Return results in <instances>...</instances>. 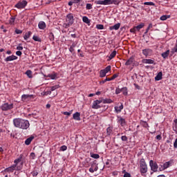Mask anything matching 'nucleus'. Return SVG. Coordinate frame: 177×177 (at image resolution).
Here are the masks:
<instances>
[{
    "label": "nucleus",
    "instance_id": "nucleus-1",
    "mask_svg": "<svg viewBox=\"0 0 177 177\" xmlns=\"http://www.w3.org/2000/svg\"><path fill=\"white\" fill-rule=\"evenodd\" d=\"M14 127L20 129H28L30 128V122L22 118H15L13 120Z\"/></svg>",
    "mask_w": 177,
    "mask_h": 177
},
{
    "label": "nucleus",
    "instance_id": "nucleus-2",
    "mask_svg": "<svg viewBox=\"0 0 177 177\" xmlns=\"http://www.w3.org/2000/svg\"><path fill=\"white\" fill-rule=\"evenodd\" d=\"M66 23L63 24L64 28H68V27L73 26V24L74 23V15H73V14L66 15Z\"/></svg>",
    "mask_w": 177,
    "mask_h": 177
},
{
    "label": "nucleus",
    "instance_id": "nucleus-3",
    "mask_svg": "<svg viewBox=\"0 0 177 177\" xmlns=\"http://www.w3.org/2000/svg\"><path fill=\"white\" fill-rule=\"evenodd\" d=\"M140 172L142 175L147 173V165L146 164L145 158H142L140 160Z\"/></svg>",
    "mask_w": 177,
    "mask_h": 177
},
{
    "label": "nucleus",
    "instance_id": "nucleus-4",
    "mask_svg": "<svg viewBox=\"0 0 177 177\" xmlns=\"http://www.w3.org/2000/svg\"><path fill=\"white\" fill-rule=\"evenodd\" d=\"M14 104L9 103H4L1 106L2 111H8V110H12L13 109Z\"/></svg>",
    "mask_w": 177,
    "mask_h": 177
},
{
    "label": "nucleus",
    "instance_id": "nucleus-5",
    "mask_svg": "<svg viewBox=\"0 0 177 177\" xmlns=\"http://www.w3.org/2000/svg\"><path fill=\"white\" fill-rule=\"evenodd\" d=\"M149 167H151V171H153V172L158 171V165H157L156 162H153V160L149 161Z\"/></svg>",
    "mask_w": 177,
    "mask_h": 177
},
{
    "label": "nucleus",
    "instance_id": "nucleus-6",
    "mask_svg": "<svg viewBox=\"0 0 177 177\" xmlns=\"http://www.w3.org/2000/svg\"><path fill=\"white\" fill-rule=\"evenodd\" d=\"M27 6V1L24 0L22 1H19L16 5L15 8H17V9H24Z\"/></svg>",
    "mask_w": 177,
    "mask_h": 177
},
{
    "label": "nucleus",
    "instance_id": "nucleus-7",
    "mask_svg": "<svg viewBox=\"0 0 177 177\" xmlns=\"http://www.w3.org/2000/svg\"><path fill=\"white\" fill-rule=\"evenodd\" d=\"M100 103H102V101L100 100L93 101L92 109H94L95 110H97V109H100L102 107V106H100Z\"/></svg>",
    "mask_w": 177,
    "mask_h": 177
},
{
    "label": "nucleus",
    "instance_id": "nucleus-8",
    "mask_svg": "<svg viewBox=\"0 0 177 177\" xmlns=\"http://www.w3.org/2000/svg\"><path fill=\"white\" fill-rule=\"evenodd\" d=\"M95 5H111V0H98L95 1Z\"/></svg>",
    "mask_w": 177,
    "mask_h": 177
},
{
    "label": "nucleus",
    "instance_id": "nucleus-9",
    "mask_svg": "<svg viewBox=\"0 0 177 177\" xmlns=\"http://www.w3.org/2000/svg\"><path fill=\"white\" fill-rule=\"evenodd\" d=\"M151 53H153V50L150 48L142 50V55H144L145 57H147V56H151Z\"/></svg>",
    "mask_w": 177,
    "mask_h": 177
},
{
    "label": "nucleus",
    "instance_id": "nucleus-10",
    "mask_svg": "<svg viewBox=\"0 0 177 177\" xmlns=\"http://www.w3.org/2000/svg\"><path fill=\"white\" fill-rule=\"evenodd\" d=\"M97 169H99L96 163H93L89 169V172L93 174V172L97 171Z\"/></svg>",
    "mask_w": 177,
    "mask_h": 177
},
{
    "label": "nucleus",
    "instance_id": "nucleus-11",
    "mask_svg": "<svg viewBox=\"0 0 177 177\" xmlns=\"http://www.w3.org/2000/svg\"><path fill=\"white\" fill-rule=\"evenodd\" d=\"M118 122L121 125V127H125L127 125V122L125 121V119H124L121 116H118Z\"/></svg>",
    "mask_w": 177,
    "mask_h": 177
},
{
    "label": "nucleus",
    "instance_id": "nucleus-12",
    "mask_svg": "<svg viewBox=\"0 0 177 177\" xmlns=\"http://www.w3.org/2000/svg\"><path fill=\"white\" fill-rule=\"evenodd\" d=\"M4 60L5 62H13V60H17V57L12 55L7 57Z\"/></svg>",
    "mask_w": 177,
    "mask_h": 177
},
{
    "label": "nucleus",
    "instance_id": "nucleus-13",
    "mask_svg": "<svg viewBox=\"0 0 177 177\" xmlns=\"http://www.w3.org/2000/svg\"><path fill=\"white\" fill-rule=\"evenodd\" d=\"M73 120H75V121H81V113L79 112H76L73 115Z\"/></svg>",
    "mask_w": 177,
    "mask_h": 177
},
{
    "label": "nucleus",
    "instance_id": "nucleus-14",
    "mask_svg": "<svg viewBox=\"0 0 177 177\" xmlns=\"http://www.w3.org/2000/svg\"><path fill=\"white\" fill-rule=\"evenodd\" d=\"M133 62H135V58L133 57H131L125 63V66H131L133 64Z\"/></svg>",
    "mask_w": 177,
    "mask_h": 177
},
{
    "label": "nucleus",
    "instance_id": "nucleus-15",
    "mask_svg": "<svg viewBox=\"0 0 177 177\" xmlns=\"http://www.w3.org/2000/svg\"><path fill=\"white\" fill-rule=\"evenodd\" d=\"M124 109V105L122 104V103L120 104V105L119 106H115V113H121L122 110Z\"/></svg>",
    "mask_w": 177,
    "mask_h": 177
},
{
    "label": "nucleus",
    "instance_id": "nucleus-16",
    "mask_svg": "<svg viewBox=\"0 0 177 177\" xmlns=\"http://www.w3.org/2000/svg\"><path fill=\"white\" fill-rule=\"evenodd\" d=\"M171 165V162H166L163 164V168H159V171H164L167 169V168H169V165Z\"/></svg>",
    "mask_w": 177,
    "mask_h": 177
},
{
    "label": "nucleus",
    "instance_id": "nucleus-17",
    "mask_svg": "<svg viewBox=\"0 0 177 177\" xmlns=\"http://www.w3.org/2000/svg\"><path fill=\"white\" fill-rule=\"evenodd\" d=\"M142 63L146 64H154V60L150 59H142Z\"/></svg>",
    "mask_w": 177,
    "mask_h": 177
},
{
    "label": "nucleus",
    "instance_id": "nucleus-18",
    "mask_svg": "<svg viewBox=\"0 0 177 177\" xmlns=\"http://www.w3.org/2000/svg\"><path fill=\"white\" fill-rule=\"evenodd\" d=\"M120 26H121V24L118 23V24H115L114 26H111L109 28V30H119Z\"/></svg>",
    "mask_w": 177,
    "mask_h": 177
},
{
    "label": "nucleus",
    "instance_id": "nucleus-19",
    "mask_svg": "<svg viewBox=\"0 0 177 177\" xmlns=\"http://www.w3.org/2000/svg\"><path fill=\"white\" fill-rule=\"evenodd\" d=\"M38 27L40 30H45V28H46V24L44 21H40L38 24Z\"/></svg>",
    "mask_w": 177,
    "mask_h": 177
},
{
    "label": "nucleus",
    "instance_id": "nucleus-20",
    "mask_svg": "<svg viewBox=\"0 0 177 177\" xmlns=\"http://www.w3.org/2000/svg\"><path fill=\"white\" fill-rule=\"evenodd\" d=\"M106 135L107 136H111L113 135V127H109L106 129Z\"/></svg>",
    "mask_w": 177,
    "mask_h": 177
},
{
    "label": "nucleus",
    "instance_id": "nucleus-21",
    "mask_svg": "<svg viewBox=\"0 0 177 177\" xmlns=\"http://www.w3.org/2000/svg\"><path fill=\"white\" fill-rule=\"evenodd\" d=\"M15 169H16V165H13L12 166L6 168V172H13V171H15Z\"/></svg>",
    "mask_w": 177,
    "mask_h": 177
},
{
    "label": "nucleus",
    "instance_id": "nucleus-22",
    "mask_svg": "<svg viewBox=\"0 0 177 177\" xmlns=\"http://www.w3.org/2000/svg\"><path fill=\"white\" fill-rule=\"evenodd\" d=\"M162 80V72H159L158 75L155 77L156 81H160Z\"/></svg>",
    "mask_w": 177,
    "mask_h": 177
},
{
    "label": "nucleus",
    "instance_id": "nucleus-23",
    "mask_svg": "<svg viewBox=\"0 0 177 177\" xmlns=\"http://www.w3.org/2000/svg\"><path fill=\"white\" fill-rule=\"evenodd\" d=\"M30 97H32V95H23L21 96V100L24 102L27 100V99H30Z\"/></svg>",
    "mask_w": 177,
    "mask_h": 177
},
{
    "label": "nucleus",
    "instance_id": "nucleus-24",
    "mask_svg": "<svg viewBox=\"0 0 177 177\" xmlns=\"http://www.w3.org/2000/svg\"><path fill=\"white\" fill-rule=\"evenodd\" d=\"M33 139H34V136H31V137L27 138L25 141V145H27V146H28V145H30L31 143V142H32Z\"/></svg>",
    "mask_w": 177,
    "mask_h": 177
},
{
    "label": "nucleus",
    "instance_id": "nucleus-25",
    "mask_svg": "<svg viewBox=\"0 0 177 177\" xmlns=\"http://www.w3.org/2000/svg\"><path fill=\"white\" fill-rule=\"evenodd\" d=\"M48 77L50 80H57V73H53V74L49 75Z\"/></svg>",
    "mask_w": 177,
    "mask_h": 177
},
{
    "label": "nucleus",
    "instance_id": "nucleus-26",
    "mask_svg": "<svg viewBox=\"0 0 177 177\" xmlns=\"http://www.w3.org/2000/svg\"><path fill=\"white\" fill-rule=\"evenodd\" d=\"M161 55L163 59H167V57L169 56V50H167L166 52L162 53Z\"/></svg>",
    "mask_w": 177,
    "mask_h": 177
},
{
    "label": "nucleus",
    "instance_id": "nucleus-27",
    "mask_svg": "<svg viewBox=\"0 0 177 177\" xmlns=\"http://www.w3.org/2000/svg\"><path fill=\"white\" fill-rule=\"evenodd\" d=\"M102 103H104V104H106V103H107V104L113 103V100L110 98L104 99V100H102Z\"/></svg>",
    "mask_w": 177,
    "mask_h": 177
},
{
    "label": "nucleus",
    "instance_id": "nucleus-28",
    "mask_svg": "<svg viewBox=\"0 0 177 177\" xmlns=\"http://www.w3.org/2000/svg\"><path fill=\"white\" fill-rule=\"evenodd\" d=\"M82 20L84 23H86V24H91V20L87 17H83Z\"/></svg>",
    "mask_w": 177,
    "mask_h": 177
},
{
    "label": "nucleus",
    "instance_id": "nucleus-29",
    "mask_svg": "<svg viewBox=\"0 0 177 177\" xmlns=\"http://www.w3.org/2000/svg\"><path fill=\"white\" fill-rule=\"evenodd\" d=\"M136 27V30H137V31H140L141 30V28H143L145 27V24L141 23L140 25L135 26Z\"/></svg>",
    "mask_w": 177,
    "mask_h": 177
},
{
    "label": "nucleus",
    "instance_id": "nucleus-30",
    "mask_svg": "<svg viewBox=\"0 0 177 177\" xmlns=\"http://www.w3.org/2000/svg\"><path fill=\"white\" fill-rule=\"evenodd\" d=\"M91 157L92 158H95L96 160H97V158H100V156H99V154L97 153H91Z\"/></svg>",
    "mask_w": 177,
    "mask_h": 177
},
{
    "label": "nucleus",
    "instance_id": "nucleus-31",
    "mask_svg": "<svg viewBox=\"0 0 177 177\" xmlns=\"http://www.w3.org/2000/svg\"><path fill=\"white\" fill-rule=\"evenodd\" d=\"M115 55H117V51L113 50L111 55H109V60H111V59H113V57H115Z\"/></svg>",
    "mask_w": 177,
    "mask_h": 177
},
{
    "label": "nucleus",
    "instance_id": "nucleus-32",
    "mask_svg": "<svg viewBox=\"0 0 177 177\" xmlns=\"http://www.w3.org/2000/svg\"><path fill=\"white\" fill-rule=\"evenodd\" d=\"M26 74L27 75V76L28 77V78H32V71H31L30 70H28L26 72Z\"/></svg>",
    "mask_w": 177,
    "mask_h": 177
},
{
    "label": "nucleus",
    "instance_id": "nucleus-33",
    "mask_svg": "<svg viewBox=\"0 0 177 177\" xmlns=\"http://www.w3.org/2000/svg\"><path fill=\"white\" fill-rule=\"evenodd\" d=\"M30 37H31V32H26V34H25V35L24 36V39L26 40V41H27V39H28V38H30Z\"/></svg>",
    "mask_w": 177,
    "mask_h": 177
},
{
    "label": "nucleus",
    "instance_id": "nucleus-34",
    "mask_svg": "<svg viewBox=\"0 0 177 177\" xmlns=\"http://www.w3.org/2000/svg\"><path fill=\"white\" fill-rule=\"evenodd\" d=\"M106 74H107V73L104 71V69H102L100 71V77L101 78H103L106 75Z\"/></svg>",
    "mask_w": 177,
    "mask_h": 177
},
{
    "label": "nucleus",
    "instance_id": "nucleus-35",
    "mask_svg": "<svg viewBox=\"0 0 177 177\" xmlns=\"http://www.w3.org/2000/svg\"><path fill=\"white\" fill-rule=\"evenodd\" d=\"M169 17H171V16H169V15H163V16L160 17V20L164 21L165 20H167V19H169Z\"/></svg>",
    "mask_w": 177,
    "mask_h": 177
},
{
    "label": "nucleus",
    "instance_id": "nucleus-36",
    "mask_svg": "<svg viewBox=\"0 0 177 177\" xmlns=\"http://www.w3.org/2000/svg\"><path fill=\"white\" fill-rule=\"evenodd\" d=\"M107 81H111V79H110V77H106L105 80L101 81L100 84V85H103V84H104L105 82H107Z\"/></svg>",
    "mask_w": 177,
    "mask_h": 177
},
{
    "label": "nucleus",
    "instance_id": "nucleus-37",
    "mask_svg": "<svg viewBox=\"0 0 177 177\" xmlns=\"http://www.w3.org/2000/svg\"><path fill=\"white\" fill-rule=\"evenodd\" d=\"M111 5H120V1L119 0H111Z\"/></svg>",
    "mask_w": 177,
    "mask_h": 177
},
{
    "label": "nucleus",
    "instance_id": "nucleus-38",
    "mask_svg": "<svg viewBox=\"0 0 177 177\" xmlns=\"http://www.w3.org/2000/svg\"><path fill=\"white\" fill-rule=\"evenodd\" d=\"M128 88L127 87H124L122 88V92H123V95H128Z\"/></svg>",
    "mask_w": 177,
    "mask_h": 177
},
{
    "label": "nucleus",
    "instance_id": "nucleus-39",
    "mask_svg": "<svg viewBox=\"0 0 177 177\" xmlns=\"http://www.w3.org/2000/svg\"><path fill=\"white\" fill-rule=\"evenodd\" d=\"M49 39L50 41H55V35L53 32L49 33Z\"/></svg>",
    "mask_w": 177,
    "mask_h": 177
},
{
    "label": "nucleus",
    "instance_id": "nucleus-40",
    "mask_svg": "<svg viewBox=\"0 0 177 177\" xmlns=\"http://www.w3.org/2000/svg\"><path fill=\"white\" fill-rule=\"evenodd\" d=\"M141 125H142L144 128H149V124H147V122H145V121L141 122Z\"/></svg>",
    "mask_w": 177,
    "mask_h": 177
},
{
    "label": "nucleus",
    "instance_id": "nucleus-41",
    "mask_svg": "<svg viewBox=\"0 0 177 177\" xmlns=\"http://www.w3.org/2000/svg\"><path fill=\"white\" fill-rule=\"evenodd\" d=\"M15 20H16V17H11L9 20L10 24H15Z\"/></svg>",
    "mask_w": 177,
    "mask_h": 177
},
{
    "label": "nucleus",
    "instance_id": "nucleus-42",
    "mask_svg": "<svg viewBox=\"0 0 177 177\" xmlns=\"http://www.w3.org/2000/svg\"><path fill=\"white\" fill-rule=\"evenodd\" d=\"M96 28H97V30H103L104 28V26L102 24H97Z\"/></svg>",
    "mask_w": 177,
    "mask_h": 177
},
{
    "label": "nucleus",
    "instance_id": "nucleus-43",
    "mask_svg": "<svg viewBox=\"0 0 177 177\" xmlns=\"http://www.w3.org/2000/svg\"><path fill=\"white\" fill-rule=\"evenodd\" d=\"M144 5H148L149 6H155L156 4L153 2H145Z\"/></svg>",
    "mask_w": 177,
    "mask_h": 177
},
{
    "label": "nucleus",
    "instance_id": "nucleus-44",
    "mask_svg": "<svg viewBox=\"0 0 177 177\" xmlns=\"http://www.w3.org/2000/svg\"><path fill=\"white\" fill-rule=\"evenodd\" d=\"M21 162V155L20 158H19L18 159H16L15 160V163L16 167L17 166V164H19V162Z\"/></svg>",
    "mask_w": 177,
    "mask_h": 177
},
{
    "label": "nucleus",
    "instance_id": "nucleus-45",
    "mask_svg": "<svg viewBox=\"0 0 177 177\" xmlns=\"http://www.w3.org/2000/svg\"><path fill=\"white\" fill-rule=\"evenodd\" d=\"M33 39L37 42H41V38H39L38 36H33Z\"/></svg>",
    "mask_w": 177,
    "mask_h": 177
},
{
    "label": "nucleus",
    "instance_id": "nucleus-46",
    "mask_svg": "<svg viewBox=\"0 0 177 177\" xmlns=\"http://www.w3.org/2000/svg\"><path fill=\"white\" fill-rule=\"evenodd\" d=\"M111 66H108L106 67V68L104 69V71H105L106 73H109V71H111Z\"/></svg>",
    "mask_w": 177,
    "mask_h": 177
},
{
    "label": "nucleus",
    "instance_id": "nucleus-47",
    "mask_svg": "<svg viewBox=\"0 0 177 177\" xmlns=\"http://www.w3.org/2000/svg\"><path fill=\"white\" fill-rule=\"evenodd\" d=\"M86 9L87 10H91V9H92V4L91 3H87L86 6Z\"/></svg>",
    "mask_w": 177,
    "mask_h": 177
},
{
    "label": "nucleus",
    "instance_id": "nucleus-48",
    "mask_svg": "<svg viewBox=\"0 0 177 177\" xmlns=\"http://www.w3.org/2000/svg\"><path fill=\"white\" fill-rule=\"evenodd\" d=\"M60 150H61L62 151H66V150H67V146H66V145L62 146V147H60Z\"/></svg>",
    "mask_w": 177,
    "mask_h": 177
},
{
    "label": "nucleus",
    "instance_id": "nucleus-49",
    "mask_svg": "<svg viewBox=\"0 0 177 177\" xmlns=\"http://www.w3.org/2000/svg\"><path fill=\"white\" fill-rule=\"evenodd\" d=\"M121 139H122V142H127V140H128V137H127V136H122L121 137Z\"/></svg>",
    "mask_w": 177,
    "mask_h": 177
},
{
    "label": "nucleus",
    "instance_id": "nucleus-50",
    "mask_svg": "<svg viewBox=\"0 0 177 177\" xmlns=\"http://www.w3.org/2000/svg\"><path fill=\"white\" fill-rule=\"evenodd\" d=\"M73 113V111H71L69 112L65 111L63 113L64 115H71V113Z\"/></svg>",
    "mask_w": 177,
    "mask_h": 177
},
{
    "label": "nucleus",
    "instance_id": "nucleus-51",
    "mask_svg": "<svg viewBox=\"0 0 177 177\" xmlns=\"http://www.w3.org/2000/svg\"><path fill=\"white\" fill-rule=\"evenodd\" d=\"M122 91V88H116L115 90L116 95H118V93H121Z\"/></svg>",
    "mask_w": 177,
    "mask_h": 177
},
{
    "label": "nucleus",
    "instance_id": "nucleus-52",
    "mask_svg": "<svg viewBox=\"0 0 177 177\" xmlns=\"http://www.w3.org/2000/svg\"><path fill=\"white\" fill-rule=\"evenodd\" d=\"M57 88H59V86H53L50 87V91H56V89H57Z\"/></svg>",
    "mask_w": 177,
    "mask_h": 177
},
{
    "label": "nucleus",
    "instance_id": "nucleus-53",
    "mask_svg": "<svg viewBox=\"0 0 177 177\" xmlns=\"http://www.w3.org/2000/svg\"><path fill=\"white\" fill-rule=\"evenodd\" d=\"M15 32H16V34H22L23 33V30H19V29H16L15 30Z\"/></svg>",
    "mask_w": 177,
    "mask_h": 177
},
{
    "label": "nucleus",
    "instance_id": "nucleus-54",
    "mask_svg": "<svg viewBox=\"0 0 177 177\" xmlns=\"http://www.w3.org/2000/svg\"><path fill=\"white\" fill-rule=\"evenodd\" d=\"M137 30L136 28V26H134L133 28H131L130 30V32H133V34H135V32H136Z\"/></svg>",
    "mask_w": 177,
    "mask_h": 177
},
{
    "label": "nucleus",
    "instance_id": "nucleus-55",
    "mask_svg": "<svg viewBox=\"0 0 177 177\" xmlns=\"http://www.w3.org/2000/svg\"><path fill=\"white\" fill-rule=\"evenodd\" d=\"M117 77H118V75H117L116 74L113 75L111 78V81H113V80H115V78H117Z\"/></svg>",
    "mask_w": 177,
    "mask_h": 177
},
{
    "label": "nucleus",
    "instance_id": "nucleus-56",
    "mask_svg": "<svg viewBox=\"0 0 177 177\" xmlns=\"http://www.w3.org/2000/svg\"><path fill=\"white\" fill-rule=\"evenodd\" d=\"M32 176H37L38 175V171H33L32 172Z\"/></svg>",
    "mask_w": 177,
    "mask_h": 177
},
{
    "label": "nucleus",
    "instance_id": "nucleus-57",
    "mask_svg": "<svg viewBox=\"0 0 177 177\" xmlns=\"http://www.w3.org/2000/svg\"><path fill=\"white\" fill-rule=\"evenodd\" d=\"M21 55H22L21 51L18 50V51L16 52V55L17 56H21Z\"/></svg>",
    "mask_w": 177,
    "mask_h": 177
},
{
    "label": "nucleus",
    "instance_id": "nucleus-58",
    "mask_svg": "<svg viewBox=\"0 0 177 177\" xmlns=\"http://www.w3.org/2000/svg\"><path fill=\"white\" fill-rule=\"evenodd\" d=\"M174 149H177V138L175 140V142L174 143Z\"/></svg>",
    "mask_w": 177,
    "mask_h": 177
},
{
    "label": "nucleus",
    "instance_id": "nucleus-59",
    "mask_svg": "<svg viewBox=\"0 0 177 177\" xmlns=\"http://www.w3.org/2000/svg\"><path fill=\"white\" fill-rule=\"evenodd\" d=\"M124 177H131V174L128 173V172H126L124 174Z\"/></svg>",
    "mask_w": 177,
    "mask_h": 177
},
{
    "label": "nucleus",
    "instance_id": "nucleus-60",
    "mask_svg": "<svg viewBox=\"0 0 177 177\" xmlns=\"http://www.w3.org/2000/svg\"><path fill=\"white\" fill-rule=\"evenodd\" d=\"M156 139H157L158 140H161V139H162V137H161V135H158V136H156Z\"/></svg>",
    "mask_w": 177,
    "mask_h": 177
},
{
    "label": "nucleus",
    "instance_id": "nucleus-61",
    "mask_svg": "<svg viewBox=\"0 0 177 177\" xmlns=\"http://www.w3.org/2000/svg\"><path fill=\"white\" fill-rule=\"evenodd\" d=\"M30 157H32V159L34 160V158H35V153L32 152L30 153Z\"/></svg>",
    "mask_w": 177,
    "mask_h": 177
},
{
    "label": "nucleus",
    "instance_id": "nucleus-62",
    "mask_svg": "<svg viewBox=\"0 0 177 177\" xmlns=\"http://www.w3.org/2000/svg\"><path fill=\"white\" fill-rule=\"evenodd\" d=\"M173 130L175 131L176 133H177V124H175V126L173 128Z\"/></svg>",
    "mask_w": 177,
    "mask_h": 177
},
{
    "label": "nucleus",
    "instance_id": "nucleus-63",
    "mask_svg": "<svg viewBox=\"0 0 177 177\" xmlns=\"http://www.w3.org/2000/svg\"><path fill=\"white\" fill-rule=\"evenodd\" d=\"M17 50H19V51H20V50H23V46H17Z\"/></svg>",
    "mask_w": 177,
    "mask_h": 177
},
{
    "label": "nucleus",
    "instance_id": "nucleus-64",
    "mask_svg": "<svg viewBox=\"0 0 177 177\" xmlns=\"http://www.w3.org/2000/svg\"><path fill=\"white\" fill-rule=\"evenodd\" d=\"M82 0H73V3H80Z\"/></svg>",
    "mask_w": 177,
    "mask_h": 177
}]
</instances>
